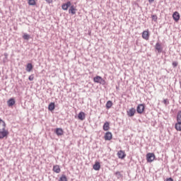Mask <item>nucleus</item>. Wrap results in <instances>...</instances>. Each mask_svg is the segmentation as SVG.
Returning <instances> with one entry per match:
<instances>
[{"instance_id":"a211bd4d","label":"nucleus","mask_w":181,"mask_h":181,"mask_svg":"<svg viewBox=\"0 0 181 181\" xmlns=\"http://www.w3.org/2000/svg\"><path fill=\"white\" fill-rule=\"evenodd\" d=\"M53 172H55V173H60L62 170L60 169V165H56L53 166L52 168Z\"/></svg>"},{"instance_id":"20e7f679","label":"nucleus","mask_w":181,"mask_h":181,"mask_svg":"<svg viewBox=\"0 0 181 181\" xmlns=\"http://www.w3.org/2000/svg\"><path fill=\"white\" fill-rule=\"evenodd\" d=\"M145 111V105L139 104L136 107L137 114H142Z\"/></svg>"},{"instance_id":"6ab92c4d","label":"nucleus","mask_w":181,"mask_h":181,"mask_svg":"<svg viewBox=\"0 0 181 181\" xmlns=\"http://www.w3.org/2000/svg\"><path fill=\"white\" fill-rule=\"evenodd\" d=\"M77 9L74 6H71L69 10V13H71V15H76V11Z\"/></svg>"},{"instance_id":"aec40b11","label":"nucleus","mask_w":181,"mask_h":181,"mask_svg":"<svg viewBox=\"0 0 181 181\" xmlns=\"http://www.w3.org/2000/svg\"><path fill=\"white\" fill-rule=\"evenodd\" d=\"M6 128V123L2 119H0V131Z\"/></svg>"},{"instance_id":"0eeeda50","label":"nucleus","mask_w":181,"mask_h":181,"mask_svg":"<svg viewBox=\"0 0 181 181\" xmlns=\"http://www.w3.org/2000/svg\"><path fill=\"white\" fill-rule=\"evenodd\" d=\"M149 30H144L143 33H142V37L145 40H149Z\"/></svg>"},{"instance_id":"2f4dec72","label":"nucleus","mask_w":181,"mask_h":181,"mask_svg":"<svg viewBox=\"0 0 181 181\" xmlns=\"http://www.w3.org/2000/svg\"><path fill=\"white\" fill-rule=\"evenodd\" d=\"M177 64H179V63H177V62H173V67L174 69H175V67H177Z\"/></svg>"},{"instance_id":"4be33fe9","label":"nucleus","mask_w":181,"mask_h":181,"mask_svg":"<svg viewBox=\"0 0 181 181\" xmlns=\"http://www.w3.org/2000/svg\"><path fill=\"white\" fill-rule=\"evenodd\" d=\"M103 131H108L110 130V122H105L103 124Z\"/></svg>"},{"instance_id":"6e6552de","label":"nucleus","mask_w":181,"mask_h":181,"mask_svg":"<svg viewBox=\"0 0 181 181\" xmlns=\"http://www.w3.org/2000/svg\"><path fill=\"white\" fill-rule=\"evenodd\" d=\"M173 18L175 22H179V20L180 19V14L179 13V12H174L173 14Z\"/></svg>"},{"instance_id":"f03ea898","label":"nucleus","mask_w":181,"mask_h":181,"mask_svg":"<svg viewBox=\"0 0 181 181\" xmlns=\"http://www.w3.org/2000/svg\"><path fill=\"white\" fill-rule=\"evenodd\" d=\"M146 156L147 162L150 163L151 162H153V160H155V153H148Z\"/></svg>"},{"instance_id":"f3484780","label":"nucleus","mask_w":181,"mask_h":181,"mask_svg":"<svg viewBox=\"0 0 181 181\" xmlns=\"http://www.w3.org/2000/svg\"><path fill=\"white\" fill-rule=\"evenodd\" d=\"M93 168L94 170H100V169H101V165L100 164V162L96 161L93 165Z\"/></svg>"},{"instance_id":"bb28decb","label":"nucleus","mask_w":181,"mask_h":181,"mask_svg":"<svg viewBox=\"0 0 181 181\" xmlns=\"http://www.w3.org/2000/svg\"><path fill=\"white\" fill-rule=\"evenodd\" d=\"M59 181H67V177L66 175H62V177L59 178Z\"/></svg>"},{"instance_id":"9d476101","label":"nucleus","mask_w":181,"mask_h":181,"mask_svg":"<svg viewBox=\"0 0 181 181\" xmlns=\"http://www.w3.org/2000/svg\"><path fill=\"white\" fill-rule=\"evenodd\" d=\"M55 134L57 135V136H62V135H64V131H63V129L62 128H57L54 130Z\"/></svg>"},{"instance_id":"9b49d317","label":"nucleus","mask_w":181,"mask_h":181,"mask_svg":"<svg viewBox=\"0 0 181 181\" xmlns=\"http://www.w3.org/2000/svg\"><path fill=\"white\" fill-rule=\"evenodd\" d=\"M155 52L157 54H160V53H163V47L162 46H156Z\"/></svg>"},{"instance_id":"393cba45","label":"nucleus","mask_w":181,"mask_h":181,"mask_svg":"<svg viewBox=\"0 0 181 181\" xmlns=\"http://www.w3.org/2000/svg\"><path fill=\"white\" fill-rule=\"evenodd\" d=\"M28 5L31 6H34L36 5V1L35 0H28Z\"/></svg>"},{"instance_id":"dca6fc26","label":"nucleus","mask_w":181,"mask_h":181,"mask_svg":"<svg viewBox=\"0 0 181 181\" xmlns=\"http://www.w3.org/2000/svg\"><path fill=\"white\" fill-rule=\"evenodd\" d=\"M25 70L28 73H30V71L33 70V64H32V63L27 64Z\"/></svg>"},{"instance_id":"1a4fd4ad","label":"nucleus","mask_w":181,"mask_h":181,"mask_svg":"<svg viewBox=\"0 0 181 181\" xmlns=\"http://www.w3.org/2000/svg\"><path fill=\"white\" fill-rule=\"evenodd\" d=\"M117 156L119 159H125V156H127V154L125 153V152H124V151L120 150L117 152Z\"/></svg>"},{"instance_id":"473e14b6","label":"nucleus","mask_w":181,"mask_h":181,"mask_svg":"<svg viewBox=\"0 0 181 181\" xmlns=\"http://www.w3.org/2000/svg\"><path fill=\"white\" fill-rule=\"evenodd\" d=\"M151 18H152L153 21H155L156 22L158 20V17L155 15L152 16Z\"/></svg>"},{"instance_id":"a878e982","label":"nucleus","mask_w":181,"mask_h":181,"mask_svg":"<svg viewBox=\"0 0 181 181\" xmlns=\"http://www.w3.org/2000/svg\"><path fill=\"white\" fill-rule=\"evenodd\" d=\"M8 53L5 52L4 53V58L3 59V63H7L8 62Z\"/></svg>"},{"instance_id":"f704fd0d","label":"nucleus","mask_w":181,"mask_h":181,"mask_svg":"<svg viewBox=\"0 0 181 181\" xmlns=\"http://www.w3.org/2000/svg\"><path fill=\"white\" fill-rule=\"evenodd\" d=\"M165 181H173L172 177L166 178Z\"/></svg>"},{"instance_id":"412c9836","label":"nucleus","mask_w":181,"mask_h":181,"mask_svg":"<svg viewBox=\"0 0 181 181\" xmlns=\"http://www.w3.org/2000/svg\"><path fill=\"white\" fill-rule=\"evenodd\" d=\"M54 108H56V105L54 104V103H50L48 105L49 111H54Z\"/></svg>"},{"instance_id":"b1692460","label":"nucleus","mask_w":181,"mask_h":181,"mask_svg":"<svg viewBox=\"0 0 181 181\" xmlns=\"http://www.w3.org/2000/svg\"><path fill=\"white\" fill-rule=\"evenodd\" d=\"M23 39H24V40H29L30 39V35L26 33H24L23 35Z\"/></svg>"},{"instance_id":"c85d7f7f","label":"nucleus","mask_w":181,"mask_h":181,"mask_svg":"<svg viewBox=\"0 0 181 181\" xmlns=\"http://www.w3.org/2000/svg\"><path fill=\"white\" fill-rule=\"evenodd\" d=\"M178 118L181 121V110L178 111L177 113V121H178Z\"/></svg>"},{"instance_id":"72a5a7b5","label":"nucleus","mask_w":181,"mask_h":181,"mask_svg":"<svg viewBox=\"0 0 181 181\" xmlns=\"http://www.w3.org/2000/svg\"><path fill=\"white\" fill-rule=\"evenodd\" d=\"M47 4H52L53 0H45Z\"/></svg>"},{"instance_id":"7c9ffc66","label":"nucleus","mask_w":181,"mask_h":181,"mask_svg":"<svg viewBox=\"0 0 181 181\" xmlns=\"http://www.w3.org/2000/svg\"><path fill=\"white\" fill-rule=\"evenodd\" d=\"M163 104H165V105H168V104H169V100H168V99H164V100H163Z\"/></svg>"},{"instance_id":"cd10ccee","label":"nucleus","mask_w":181,"mask_h":181,"mask_svg":"<svg viewBox=\"0 0 181 181\" xmlns=\"http://www.w3.org/2000/svg\"><path fill=\"white\" fill-rule=\"evenodd\" d=\"M115 176H117V179H119L120 177H122V174L119 171H117L115 173Z\"/></svg>"},{"instance_id":"39448f33","label":"nucleus","mask_w":181,"mask_h":181,"mask_svg":"<svg viewBox=\"0 0 181 181\" xmlns=\"http://www.w3.org/2000/svg\"><path fill=\"white\" fill-rule=\"evenodd\" d=\"M105 141H111L112 139V133L111 132H107L104 136Z\"/></svg>"},{"instance_id":"c9c22d12","label":"nucleus","mask_w":181,"mask_h":181,"mask_svg":"<svg viewBox=\"0 0 181 181\" xmlns=\"http://www.w3.org/2000/svg\"><path fill=\"white\" fill-rule=\"evenodd\" d=\"M155 0H148V2L150 3V4H152V2H153Z\"/></svg>"},{"instance_id":"7ed1b4c3","label":"nucleus","mask_w":181,"mask_h":181,"mask_svg":"<svg viewBox=\"0 0 181 181\" xmlns=\"http://www.w3.org/2000/svg\"><path fill=\"white\" fill-rule=\"evenodd\" d=\"M8 135H9V132H8V130H6L4 129L0 131V139H4V138H6Z\"/></svg>"},{"instance_id":"c756f323","label":"nucleus","mask_w":181,"mask_h":181,"mask_svg":"<svg viewBox=\"0 0 181 181\" xmlns=\"http://www.w3.org/2000/svg\"><path fill=\"white\" fill-rule=\"evenodd\" d=\"M35 79V76L33 74H31L29 77H28V80L30 81H33V80Z\"/></svg>"},{"instance_id":"ddd939ff","label":"nucleus","mask_w":181,"mask_h":181,"mask_svg":"<svg viewBox=\"0 0 181 181\" xmlns=\"http://www.w3.org/2000/svg\"><path fill=\"white\" fill-rule=\"evenodd\" d=\"M69 6H71V2L68 1L66 4H62V8L63 9V11H67Z\"/></svg>"},{"instance_id":"f8f14e48","label":"nucleus","mask_w":181,"mask_h":181,"mask_svg":"<svg viewBox=\"0 0 181 181\" xmlns=\"http://www.w3.org/2000/svg\"><path fill=\"white\" fill-rule=\"evenodd\" d=\"M78 119H80V121H84V119H86V113L84 112H80L78 114Z\"/></svg>"},{"instance_id":"5701e85b","label":"nucleus","mask_w":181,"mask_h":181,"mask_svg":"<svg viewBox=\"0 0 181 181\" xmlns=\"http://www.w3.org/2000/svg\"><path fill=\"white\" fill-rule=\"evenodd\" d=\"M112 105H113L112 101L108 100L106 103V110H110V108H111Z\"/></svg>"},{"instance_id":"2eb2a0df","label":"nucleus","mask_w":181,"mask_h":181,"mask_svg":"<svg viewBox=\"0 0 181 181\" xmlns=\"http://www.w3.org/2000/svg\"><path fill=\"white\" fill-rule=\"evenodd\" d=\"M175 128L176 131H181V121L180 119L178 117V121H177V123L175 124Z\"/></svg>"},{"instance_id":"4468645a","label":"nucleus","mask_w":181,"mask_h":181,"mask_svg":"<svg viewBox=\"0 0 181 181\" xmlns=\"http://www.w3.org/2000/svg\"><path fill=\"white\" fill-rule=\"evenodd\" d=\"M16 102L15 101V98H11L7 101L8 107H13L15 105V103Z\"/></svg>"},{"instance_id":"423d86ee","label":"nucleus","mask_w":181,"mask_h":181,"mask_svg":"<svg viewBox=\"0 0 181 181\" xmlns=\"http://www.w3.org/2000/svg\"><path fill=\"white\" fill-rule=\"evenodd\" d=\"M135 112H136V110H135L134 107H132L127 111V115L128 117H134V115H135Z\"/></svg>"},{"instance_id":"f257e3e1","label":"nucleus","mask_w":181,"mask_h":181,"mask_svg":"<svg viewBox=\"0 0 181 181\" xmlns=\"http://www.w3.org/2000/svg\"><path fill=\"white\" fill-rule=\"evenodd\" d=\"M94 83H98V84H102V86H105V80L103 78V77L100 76H96L93 78Z\"/></svg>"},{"instance_id":"e433bc0d","label":"nucleus","mask_w":181,"mask_h":181,"mask_svg":"<svg viewBox=\"0 0 181 181\" xmlns=\"http://www.w3.org/2000/svg\"><path fill=\"white\" fill-rule=\"evenodd\" d=\"M117 90H118V86L116 87Z\"/></svg>"}]
</instances>
